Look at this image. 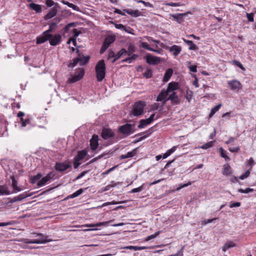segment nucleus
I'll return each mask as SVG.
<instances>
[{"label":"nucleus","instance_id":"ea45409f","mask_svg":"<svg viewBox=\"0 0 256 256\" xmlns=\"http://www.w3.org/2000/svg\"><path fill=\"white\" fill-rule=\"evenodd\" d=\"M46 4L48 6L50 7L52 6H56V8L59 7V5L57 3H54L52 0H46Z\"/></svg>","mask_w":256,"mask_h":256},{"label":"nucleus","instance_id":"bf43d9fd","mask_svg":"<svg viewBox=\"0 0 256 256\" xmlns=\"http://www.w3.org/2000/svg\"><path fill=\"white\" fill-rule=\"evenodd\" d=\"M246 18L248 21L250 22H254V14L253 13H247L246 14Z\"/></svg>","mask_w":256,"mask_h":256},{"label":"nucleus","instance_id":"58836bf2","mask_svg":"<svg viewBox=\"0 0 256 256\" xmlns=\"http://www.w3.org/2000/svg\"><path fill=\"white\" fill-rule=\"evenodd\" d=\"M42 177V174L40 173H38L36 175L30 178V182L34 184L36 182L40 180Z\"/></svg>","mask_w":256,"mask_h":256},{"label":"nucleus","instance_id":"0eeeda50","mask_svg":"<svg viewBox=\"0 0 256 256\" xmlns=\"http://www.w3.org/2000/svg\"><path fill=\"white\" fill-rule=\"evenodd\" d=\"M84 74V70L82 69L81 70L78 72L77 74H76L74 76H72L71 78H68V82L71 84L74 83L80 80L83 77Z\"/></svg>","mask_w":256,"mask_h":256},{"label":"nucleus","instance_id":"cd10ccee","mask_svg":"<svg viewBox=\"0 0 256 256\" xmlns=\"http://www.w3.org/2000/svg\"><path fill=\"white\" fill-rule=\"evenodd\" d=\"M28 6L32 10L36 11V12H40L42 11L41 6L34 3H31L28 5Z\"/></svg>","mask_w":256,"mask_h":256},{"label":"nucleus","instance_id":"6ab92c4d","mask_svg":"<svg viewBox=\"0 0 256 256\" xmlns=\"http://www.w3.org/2000/svg\"><path fill=\"white\" fill-rule=\"evenodd\" d=\"M57 12V8L56 6H54L50 11V12H48V14L44 16V20H48L56 16Z\"/></svg>","mask_w":256,"mask_h":256},{"label":"nucleus","instance_id":"9d476101","mask_svg":"<svg viewBox=\"0 0 256 256\" xmlns=\"http://www.w3.org/2000/svg\"><path fill=\"white\" fill-rule=\"evenodd\" d=\"M62 39V36L60 34H56L48 40L50 44L52 46H56L60 44Z\"/></svg>","mask_w":256,"mask_h":256},{"label":"nucleus","instance_id":"3c124183","mask_svg":"<svg viewBox=\"0 0 256 256\" xmlns=\"http://www.w3.org/2000/svg\"><path fill=\"white\" fill-rule=\"evenodd\" d=\"M253 190H254L253 189L250 188H247L245 190H244L242 188H240L238 190V192H241V193H246V194L250 192H252Z\"/></svg>","mask_w":256,"mask_h":256},{"label":"nucleus","instance_id":"4d7b16f0","mask_svg":"<svg viewBox=\"0 0 256 256\" xmlns=\"http://www.w3.org/2000/svg\"><path fill=\"white\" fill-rule=\"evenodd\" d=\"M138 2L139 3H142L146 6H148V7H150V8L154 7L153 5L152 4H150L148 2H146L142 0H138Z\"/></svg>","mask_w":256,"mask_h":256},{"label":"nucleus","instance_id":"5fc2aeb1","mask_svg":"<svg viewBox=\"0 0 256 256\" xmlns=\"http://www.w3.org/2000/svg\"><path fill=\"white\" fill-rule=\"evenodd\" d=\"M160 231L156 232L154 234H152L150 236H148L146 238V240H150L154 238H156L160 234Z\"/></svg>","mask_w":256,"mask_h":256},{"label":"nucleus","instance_id":"052dcab7","mask_svg":"<svg viewBox=\"0 0 256 256\" xmlns=\"http://www.w3.org/2000/svg\"><path fill=\"white\" fill-rule=\"evenodd\" d=\"M68 7L70 8H72L73 10L77 11V12H79L80 11V10L79 8L77 6H76L72 3H70L68 4Z\"/></svg>","mask_w":256,"mask_h":256},{"label":"nucleus","instance_id":"b1692460","mask_svg":"<svg viewBox=\"0 0 256 256\" xmlns=\"http://www.w3.org/2000/svg\"><path fill=\"white\" fill-rule=\"evenodd\" d=\"M88 152L86 150L78 151L76 156L74 157L76 158V161H80L86 156Z\"/></svg>","mask_w":256,"mask_h":256},{"label":"nucleus","instance_id":"a18cd8bd","mask_svg":"<svg viewBox=\"0 0 256 256\" xmlns=\"http://www.w3.org/2000/svg\"><path fill=\"white\" fill-rule=\"evenodd\" d=\"M213 142H208L200 146V148L202 149H208L211 148L213 145Z\"/></svg>","mask_w":256,"mask_h":256},{"label":"nucleus","instance_id":"4be33fe9","mask_svg":"<svg viewBox=\"0 0 256 256\" xmlns=\"http://www.w3.org/2000/svg\"><path fill=\"white\" fill-rule=\"evenodd\" d=\"M128 52L124 48L121 49L116 54V58L112 60V63H114L117 60L120 58L121 57L127 54Z\"/></svg>","mask_w":256,"mask_h":256},{"label":"nucleus","instance_id":"6e6d98bb","mask_svg":"<svg viewBox=\"0 0 256 256\" xmlns=\"http://www.w3.org/2000/svg\"><path fill=\"white\" fill-rule=\"evenodd\" d=\"M143 189H144V187H143V185H142V186H139L138 188H133L132 190L130 192L135 193V192H141L142 190Z\"/></svg>","mask_w":256,"mask_h":256},{"label":"nucleus","instance_id":"a19ab883","mask_svg":"<svg viewBox=\"0 0 256 256\" xmlns=\"http://www.w3.org/2000/svg\"><path fill=\"white\" fill-rule=\"evenodd\" d=\"M128 52V53H127V54L128 56H130L132 55V54L134 52H135V48H134V46L132 44H130L128 46V50H127Z\"/></svg>","mask_w":256,"mask_h":256},{"label":"nucleus","instance_id":"f704fd0d","mask_svg":"<svg viewBox=\"0 0 256 256\" xmlns=\"http://www.w3.org/2000/svg\"><path fill=\"white\" fill-rule=\"evenodd\" d=\"M222 106V104H218V105L217 106H216L214 108H212V110H211V111L210 112V114H209V117L210 118H211L212 117L214 114L217 112L218 110Z\"/></svg>","mask_w":256,"mask_h":256},{"label":"nucleus","instance_id":"4468645a","mask_svg":"<svg viewBox=\"0 0 256 256\" xmlns=\"http://www.w3.org/2000/svg\"><path fill=\"white\" fill-rule=\"evenodd\" d=\"M70 165L69 164L57 162L56 163L54 168L55 169L59 172H64L68 168H70Z\"/></svg>","mask_w":256,"mask_h":256},{"label":"nucleus","instance_id":"37998d69","mask_svg":"<svg viewBox=\"0 0 256 256\" xmlns=\"http://www.w3.org/2000/svg\"><path fill=\"white\" fill-rule=\"evenodd\" d=\"M83 192H84L82 188H80L77 191H76V192H74V193H73L70 196V198H76V197L78 196H80V194H81Z\"/></svg>","mask_w":256,"mask_h":256},{"label":"nucleus","instance_id":"49530a36","mask_svg":"<svg viewBox=\"0 0 256 256\" xmlns=\"http://www.w3.org/2000/svg\"><path fill=\"white\" fill-rule=\"evenodd\" d=\"M28 195H27L26 194H22L17 196H16V201H20L24 200V198L28 197Z\"/></svg>","mask_w":256,"mask_h":256},{"label":"nucleus","instance_id":"473e14b6","mask_svg":"<svg viewBox=\"0 0 256 256\" xmlns=\"http://www.w3.org/2000/svg\"><path fill=\"white\" fill-rule=\"evenodd\" d=\"M57 26V23L56 22H52L51 23L49 26V28L45 31V33L46 34H52L51 32L55 30L56 26Z\"/></svg>","mask_w":256,"mask_h":256},{"label":"nucleus","instance_id":"f257e3e1","mask_svg":"<svg viewBox=\"0 0 256 256\" xmlns=\"http://www.w3.org/2000/svg\"><path fill=\"white\" fill-rule=\"evenodd\" d=\"M96 78L98 82H101L105 77L106 67L104 60H100L96 66Z\"/></svg>","mask_w":256,"mask_h":256},{"label":"nucleus","instance_id":"412c9836","mask_svg":"<svg viewBox=\"0 0 256 256\" xmlns=\"http://www.w3.org/2000/svg\"><path fill=\"white\" fill-rule=\"evenodd\" d=\"M116 37L114 36H108L106 37L103 42L104 44L108 48L110 44L114 42Z\"/></svg>","mask_w":256,"mask_h":256},{"label":"nucleus","instance_id":"13d9d810","mask_svg":"<svg viewBox=\"0 0 256 256\" xmlns=\"http://www.w3.org/2000/svg\"><path fill=\"white\" fill-rule=\"evenodd\" d=\"M116 54L112 51V50H109L108 56V59L110 60L112 58H116Z\"/></svg>","mask_w":256,"mask_h":256},{"label":"nucleus","instance_id":"dca6fc26","mask_svg":"<svg viewBox=\"0 0 256 256\" xmlns=\"http://www.w3.org/2000/svg\"><path fill=\"white\" fill-rule=\"evenodd\" d=\"M123 11L126 12L131 16L136 18L139 16H142V12L138 10H133L132 9L124 10Z\"/></svg>","mask_w":256,"mask_h":256},{"label":"nucleus","instance_id":"4c0bfd02","mask_svg":"<svg viewBox=\"0 0 256 256\" xmlns=\"http://www.w3.org/2000/svg\"><path fill=\"white\" fill-rule=\"evenodd\" d=\"M0 194H6L8 195L10 193V192L7 190V188L4 186H0Z\"/></svg>","mask_w":256,"mask_h":256},{"label":"nucleus","instance_id":"6e6552de","mask_svg":"<svg viewBox=\"0 0 256 256\" xmlns=\"http://www.w3.org/2000/svg\"><path fill=\"white\" fill-rule=\"evenodd\" d=\"M167 100H170L174 104H178L180 102V100L176 92H170L168 94Z\"/></svg>","mask_w":256,"mask_h":256},{"label":"nucleus","instance_id":"bb28decb","mask_svg":"<svg viewBox=\"0 0 256 256\" xmlns=\"http://www.w3.org/2000/svg\"><path fill=\"white\" fill-rule=\"evenodd\" d=\"M113 221H114V220H110L108 222H97L94 224H86V225L84 226H86V227H97V226H106L108 224L110 223Z\"/></svg>","mask_w":256,"mask_h":256},{"label":"nucleus","instance_id":"2f4dec72","mask_svg":"<svg viewBox=\"0 0 256 256\" xmlns=\"http://www.w3.org/2000/svg\"><path fill=\"white\" fill-rule=\"evenodd\" d=\"M184 41L185 43H186L188 46H190L189 49L190 50H196L198 49V46L194 44L192 41L186 40L183 38Z\"/></svg>","mask_w":256,"mask_h":256},{"label":"nucleus","instance_id":"774afa93","mask_svg":"<svg viewBox=\"0 0 256 256\" xmlns=\"http://www.w3.org/2000/svg\"><path fill=\"white\" fill-rule=\"evenodd\" d=\"M159 108H160V104L155 103L152 105V109L153 110H158Z\"/></svg>","mask_w":256,"mask_h":256},{"label":"nucleus","instance_id":"8fccbe9b","mask_svg":"<svg viewBox=\"0 0 256 256\" xmlns=\"http://www.w3.org/2000/svg\"><path fill=\"white\" fill-rule=\"evenodd\" d=\"M141 44H142V46L143 48H145V49H146V50H150H150H154V48H151L149 46V45L148 44V43H146V42H142Z\"/></svg>","mask_w":256,"mask_h":256},{"label":"nucleus","instance_id":"423d86ee","mask_svg":"<svg viewBox=\"0 0 256 256\" xmlns=\"http://www.w3.org/2000/svg\"><path fill=\"white\" fill-rule=\"evenodd\" d=\"M144 58L149 64L156 65L160 64L161 60L160 58L154 56L150 54H147Z\"/></svg>","mask_w":256,"mask_h":256},{"label":"nucleus","instance_id":"f8f14e48","mask_svg":"<svg viewBox=\"0 0 256 256\" xmlns=\"http://www.w3.org/2000/svg\"><path fill=\"white\" fill-rule=\"evenodd\" d=\"M114 136V133L112 130L109 128H104L102 132V136L104 140H108L113 138Z\"/></svg>","mask_w":256,"mask_h":256},{"label":"nucleus","instance_id":"f03ea898","mask_svg":"<svg viewBox=\"0 0 256 256\" xmlns=\"http://www.w3.org/2000/svg\"><path fill=\"white\" fill-rule=\"evenodd\" d=\"M76 52L78 54V57L75 58L73 60V62H70L68 64L69 67L74 68L78 63H80V66H84L89 61L90 59V56H84L83 54L80 53V51L78 49L76 50Z\"/></svg>","mask_w":256,"mask_h":256},{"label":"nucleus","instance_id":"20e7f679","mask_svg":"<svg viewBox=\"0 0 256 256\" xmlns=\"http://www.w3.org/2000/svg\"><path fill=\"white\" fill-rule=\"evenodd\" d=\"M134 124H126L118 128V131L123 134L129 136L134 131Z\"/></svg>","mask_w":256,"mask_h":256},{"label":"nucleus","instance_id":"a211bd4d","mask_svg":"<svg viewBox=\"0 0 256 256\" xmlns=\"http://www.w3.org/2000/svg\"><path fill=\"white\" fill-rule=\"evenodd\" d=\"M169 94H170L168 92H167V91L166 90H162L156 98V101L161 102L163 100L167 98Z\"/></svg>","mask_w":256,"mask_h":256},{"label":"nucleus","instance_id":"e433bc0d","mask_svg":"<svg viewBox=\"0 0 256 256\" xmlns=\"http://www.w3.org/2000/svg\"><path fill=\"white\" fill-rule=\"evenodd\" d=\"M220 156L224 158L226 160H230V158L226 154V151L224 150L222 147L219 148Z\"/></svg>","mask_w":256,"mask_h":256},{"label":"nucleus","instance_id":"1a4fd4ad","mask_svg":"<svg viewBox=\"0 0 256 256\" xmlns=\"http://www.w3.org/2000/svg\"><path fill=\"white\" fill-rule=\"evenodd\" d=\"M52 34H46L45 31L42 32V34L36 38V44H43L48 40L52 36Z\"/></svg>","mask_w":256,"mask_h":256},{"label":"nucleus","instance_id":"09e8293b","mask_svg":"<svg viewBox=\"0 0 256 256\" xmlns=\"http://www.w3.org/2000/svg\"><path fill=\"white\" fill-rule=\"evenodd\" d=\"M76 26V23L71 22V23H70V24H68L67 25H66L64 28V30L65 32H67L70 28L74 27Z\"/></svg>","mask_w":256,"mask_h":256},{"label":"nucleus","instance_id":"ddd939ff","mask_svg":"<svg viewBox=\"0 0 256 256\" xmlns=\"http://www.w3.org/2000/svg\"><path fill=\"white\" fill-rule=\"evenodd\" d=\"M228 84L230 88L232 90H238L241 88L242 87L240 82L236 80L228 82Z\"/></svg>","mask_w":256,"mask_h":256},{"label":"nucleus","instance_id":"39448f33","mask_svg":"<svg viewBox=\"0 0 256 256\" xmlns=\"http://www.w3.org/2000/svg\"><path fill=\"white\" fill-rule=\"evenodd\" d=\"M37 236L40 237L38 239L31 240L27 241L26 243L27 244H46L48 242H50L52 241V240H46V236H44L42 234H37Z\"/></svg>","mask_w":256,"mask_h":256},{"label":"nucleus","instance_id":"aec40b11","mask_svg":"<svg viewBox=\"0 0 256 256\" xmlns=\"http://www.w3.org/2000/svg\"><path fill=\"white\" fill-rule=\"evenodd\" d=\"M186 15V13L171 14L170 16L175 19L180 24L184 21V16Z\"/></svg>","mask_w":256,"mask_h":256},{"label":"nucleus","instance_id":"a878e982","mask_svg":"<svg viewBox=\"0 0 256 256\" xmlns=\"http://www.w3.org/2000/svg\"><path fill=\"white\" fill-rule=\"evenodd\" d=\"M10 178L12 180V186L14 189L12 193H16L18 192L21 191L22 189L18 186V182L15 180L13 176H10Z\"/></svg>","mask_w":256,"mask_h":256},{"label":"nucleus","instance_id":"7c9ffc66","mask_svg":"<svg viewBox=\"0 0 256 256\" xmlns=\"http://www.w3.org/2000/svg\"><path fill=\"white\" fill-rule=\"evenodd\" d=\"M152 122L150 121V120L147 119H142L140 121V124L138 126V128H142L145 127L146 126L150 124Z\"/></svg>","mask_w":256,"mask_h":256},{"label":"nucleus","instance_id":"c756f323","mask_svg":"<svg viewBox=\"0 0 256 256\" xmlns=\"http://www.w3.org/2000/svg\"><path fill=\"white\" fill-rule=\"evenodd\" d=\"M136 154V149H134L131 152H128L126 154L121 155L120 158L121 159H124V158H132V157L134 156Z\"/></svg>","mask_w":256,"mask_h":256},{"label":"nucleus","instance_id":"f3484780","mask_svg":"<svg viewBox=\"0 0 256 256\" xmlns=\"http://www.w3.org/2000/svg\"><path fill=\"white\" fill-rule=\"evenodd\" d=\"M178 88V84L175 82H171L168 84L167 89L166 90L169 94L172 92H175L176 90Z\"/></svg>","mask_w":256,"mask_h":256},{"label":"nucleus","instance_id":"338daca9","mask_svg":"<svg viewBox=\"0 0 256 256\" xmlns=\"http://www.w3.org/2000/svg\"><path fill=\"white\" fill-rule=\"evenodd\" d=\"M240 147L239 146H237L235 148H229L228 150H229L230 152H238L239 150H240Z\"/></svg>","mask_w":256,"mask_h":256},{"label":"nucleus","instance_id":"c85d7f7f","mask_svg":"<svg viewBox=\"0 0 256 256\" xmlns=\"http://www.w3.org/2000/svg\"><path fill=\"white\" fill-rule=\"evenodd\" d=\"M120 249H126L130 250H140L146 249V247L145 246H126L124 247H122L120 248Z\"/></svg>","mask_w":256,"mask_h":256},{"label":"nucleus","instance_id":"0e129e2a","mask_svg":"<svg viewBox=\"0 0 256 256\" xmlns=\"http://www.w3.org/2000/svg\"><path fill=\"white\" fill-rule=\"evenodd\" d=\"M192 184V182H188L186 183V184H182L180 185L178 188L177 190H180V189H182V188H185V187H186Z\"/></svg>","mask_w":256,"mask_h":256},{"label":"nucleus","instance_id":"c9c22d12","mask_svg":"<svg viewBox=\"0 0 256 256\" xmlns=\"http://www.w3.org/2000/svg\"><path fill=\"white\" fill-rule=\"evenodd\" d=\"M235 246V244L232 242H230L224 244L222 246V250L224 252H226L227 250L230 248H232Z\"/></svg>","mask_w":256,"mask_h":256},{"label":"nucleus","instance_id":"de8ad7c7","mask_svg":"<svg viewBox=\"0 0 256 256\" xmlns=\"http://www.w3.org/2000/svg\"><path fill=\"white\" fill-rule=\"evenodd\" d=\"M20 121L22 122V126L23 127H25L28 124L30 123V118L24 120L22 118H21Z\"/></svg>","mask_w":256,"mask_h":256},{"label":"nucleus","instance_id":"c03bdc74","mask_svg":"<svg viewBox=\"0 0 256 256\" xmlns=\"http://www.w3.org/2000/svg\"><path fill=\"white\" fill-rule=\"evenodd\" d=\"M144 76L146 78H150L152 76V71L150 69L146 70V72L144 73Z\"/></svg>","mask_w":256,"mask_h":256},{"label":"nucleus","instance_id":"e2e57ef3","mask_svg":"<svg viewBox=\"0 0 256 256\" xmlns=\"http://www.w3.org/2000/svg\"><path fill=\"white\" fill-rule=\"evenodd\" d=\"M88 172V170H86V171H84L82 172H81L78 176L76 178V180H79L80 179V178H82V176H84L86 173Z\"/></svg>","mask_w":256,"mask_h":256},{"label":"nucleus","instance_id":"680f3d73","mask_svg":"<svg viewBox=\"0 0 256 256\" xmlns=\"http://www.w3.org/2000/svg\"><path fill=\"white\" fill-rule=\"evenodd\" d=\"M166 5L168 6H180L182 4H180V2L174 3V2H170L166 4Z\"/></svg>","mask_w":256,"mask_h":256},{"label":"nucleus","instance_id":"5701e85b","mask_svg":"<svg viewBox=\"0 0 256 256\" xmlns=\"http://www.w3.org/2000/svg\"><path fill=\"white\" fill-rule=\"evenodd\" d=\"M172 74H173V70L172 68L167 69L164 74V78H163V82H168L170 80V78Z\"/></svg>","mask_w":256,"mask_h":256},{"label":"nucleus","instance_id":"393cba45","mask_svg":"<svg viewBox=\"0 0 256 256\" xmlns=\"http://www.w3.org/2000/svg\"><path fill=\"white\" fill-rule=\"evenodd\" d=\"M182 48L180 46L174 45L170 48V52H172L174 56H177L181 52Z\"/></svg>","mask_w":256,"mask_h":256},{"label":"nucleus","instance_id":"7ed1b4c3","mask_svg":"<svg viewBox=\"0 0 256 256\" xmlns=\"http://www.w3.org/2000/svg\"><path fill=\"white\" fill-rule=\"evenodd\" d=\"M146 106V102L143 101H138L135 102L131 113L134 116L142 115L144 113V109Z\"/></svg>","mask_w":256,"mask_h":256},{"label":"nucleus","instance_id":"864d4df0","mask_svg":"<svg viewBox=\"0 0 256 256\" xmlns=\"http://www.w3.org/2000/svg\"><path fill=\"white\" fill-rule=\"evenodd\" d=\"M250 174V170H247L244 174H242L239 177V178H240L241 180H244V179L248 178Z\"/></svg>","mask_w":256,"mask_h":256},{"label":"nucleus","instance_id":"2eb2a0df","mask_svg":"<svg viewBox=\"0 0 256 256\" xmlns=\"http://www.w3.org/2000/svg\"><path fill=\"white\" fill-rule=\"evenodd\" d=\"M98 136L97 135H93L92 138L90 140V146L91 150L93 151L95 150L98 146Z\"/></svg>","mask_w":256,"mask_h":256},{"label":"nucleus","instance_id":"9b49d317","mask_svg":"<svg viewBox=\"0 0 256 256\" xmlns=\"http://www.w3.org/2000/svg\"><path fill=\"white\" fill-rule=\"evenodd\" d=\"M54 174L52 172H50L46 176L42 178L40 180L37 185L38 187L42 186L45 185L46 184L52 179Z\"/></svg>","mask_w":256,"mask_h":256},{"label":"nucleus","instance_id":"79ce46f5","mask_svg":"<svg viewBox=\"0 0 256 256\" xmlns=\"http://www.w3.org/2000/svg\"><path fill=\"white\" fill-rule=\"evenodd\" d=\"M110 22L112 24H114L116 28L118 29L122 30L124 31H126V28H125V26L123 24H115L114 22L112 21Z\"/></svg>","mask_w":256,"mask_h":256},{"label":"nucleus","instance_id":"69168bd1","mask_svg":"<svg viewBox=\"0 0 256 256\" xmlns=\"http://www.w3.org/2000/svg\"><path fill=\"white\" fill-rule=\"evenodd\" d=\"M190 70L194 72H197V66L196 65H192L189 67Z\"/></svg>","mask_w":256,"mask_h":256},{"label":"nucleus","instance_id":"603ef678","mask_svg":"<svg viewBox=\"0 0 256 256\" xmlns=\"http://www.w3.org/2000/svg\"><path fill=\"white\" fill-rule=\"evenodd\" d=\"M232 64L236 65V66L239 67L242 70H244V67L240 62L234 60L232 61Z\"/></svg>","mask_w":256,"mask_h":256},{"label":"nucleus","instance_id":"72a5a7b5","mask_svg":"<svg viewBox=\"0 0 256 256\" xmlns=\"http://www.w3.org/2000/svg\"><path fill=\"white\" fill-rule=\"evenodd\" d=\"M231 171L232 170L230 166L227 164L224 166L222 174L225 176H228L231 173Z\"/></svg>","mask_w":256,"mask_h":256}]
</instances>
